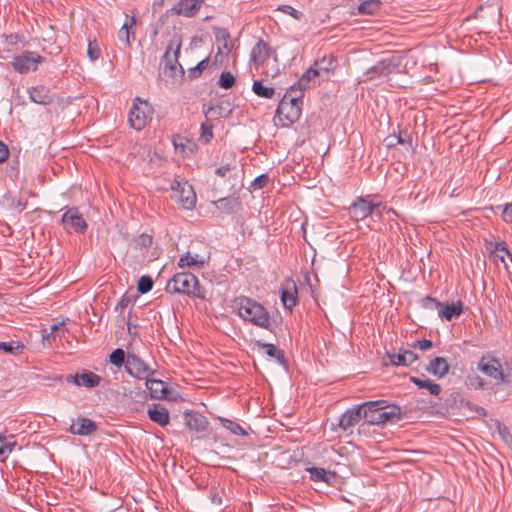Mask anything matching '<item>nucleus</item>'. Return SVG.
Here are the masks:
<instances>
[{
  "mask_svg": "<svg viewBox=\"0 0 512 512\" xmlns=\"http://www.w3.org/2000/svg\"><path fill=\"white\" fill-rule=\"evenodd\" d=\"M295 92L296 86H291L280 101L274 117L276 125L286 127L299 119L301 115L299 102L302 96Z\"/></svg>",
  "mask_w": 512,
  "mask_h": 512,
  "instance_id": "obj_1",
  "label": "nucleus"
},
{
  "mask_svg": "<svg viewBox=\"0 0 512 512\" xmlns=\"http://www.w3.org/2000/svg\"><path fill=\"white\" fill-rule=\"evenodd\" d=\"M234 308L238 315L259 327L267 328L269 315L266 309L259 303L247 297H239L234 301Z\"/></svg>",
  "mask_w": 512,
  "mask_h": 512,
  "instance_id": "obj_2",
  "label": "nucleus"
},
{
  "mask_svg": "<svg viewBox=\"0 0 512 512\" xmlns=\"http://www.w3.org/2000/svg\"><path fill=\"white\" fill-rule=\"evenodd\" d=\"M401 408L386 400L368 401L347 409L341 416H401Z\"/></svg>",
  "mask_w": 512,
  "mask_h": 512,
  "instance_id": "obj_3",
  "label": "nucleus"
},
{
  "mask_svg": "<svg viewBox=\"0 0 512 512\" xmlns=\"http://www.w3.org/2000/svg\"><path fill=\"white\" fill-rule=\"evenodd\" d=\"M384 209L385 206H383L381 202L375 201L370 196H367L359 197L354 203H352L349 207V212L354 220L359 221L365 219L369 215L381 218V210Z\"/></svg>",
  "mask_w": 512,
  "mask_h": 512,
  "instance_id": "obj_4",
  "label": "nucleus"
},
{
  "mask_svg": "<svg viewBox=\"0 0 512 512\" xmlns=\"http://www.w3.org/2000/svg\"><path fill=\"white\" fill-rule=\"evenodd\" d=\"M153 110L147 101L135 98L129 111L128 121L135 130H142L152 117Z\"/></svg>",
  "mask_w": 512,
  "mask_h": 512,
  "instance_id": "obj_5",
  "label": "nucleus"
},
{
  "mask_svg": "<svg viewBox=\"0 0 512 512\" xmlns=\"http://www.w3.org/2000/svg\"><path fill=\"white\" fill-rule=\"evenodd\" d=\"M168 288L173 292L200 296L198 280L188 272L177 273L168 283Z\"/></svg>",
  "mask_w": 512,
  "mask_h": 512,
  "instance_id": "obj_6",
  "label": "nucleus"
},
{
  "mask_svg": "<svg viewBox=\"0 0 512 512\" xmlns=\"http://www.w3.org/2000/svg\"><path fill=\"white\" fill-rule=\"evenodd\" d=\"M171 189L175 200L185 209H192L196 204V194L193 187L187 182L175 180Z\"/></svg>",
  "mask_w": 512,
  "mask_h": 512,
  "instance_id": "obj_7",
  "label": "nucleus"
},
{
  "mask_svg": "<svg viewBox=\"0 0 512 512\" xmlns=\"http://www.w3.org/2000/svg\"><path fill=\"white\" fill-rule=\"evenodd\" d=\"M276 53L263 40H259L251 50L250 62L256 71H260L261 67L269 63Z\"/></svg>",
  "mask_w": 512,
  "mask_h": 512,
  "instance_id": "obj_8",
  "label": "nucleus"
},
{
  "mask_svg": "<svg viewBox=\"0 0 512 512\" xmlns=\"http://www.w3.org/2000/svg\"><path fill=\"white\" fill-rule=\"evenodd\" d=\"M125 368L130 375L139 379H146L153 373L150 367L132 351L127 353Z\"/></svg>",
  "mask_w": 512,
  "mask_h": 512,
  "instance_id": "obj_9",
  "label": "nucleus"
},
{
  "mask_svg": "<svg viewBox=\"0 0 512 512\" xmlns=\"http://www.w3.org/2000/svg\"><path fill=\"white\" fill-rule=\"evenodd\" d=\"M478 369L485 375L497 381L502 383L508 382L507 377L504 375L500 361L495 358L482 357L478 363Z\"/></svg>",
  "mask_w": 512,
  "mask_h": 512,
  "instance_id": "obj_10",
  "label": "nucleus"
},
{
  "mask_svg": "<svg viewBox=\"0 0 512 512\" xmlns=\"http://www.w3.org/2000/svg\"><path fill=\"white\" fill-rule=\"evenodd\" d=\"M62 223L66 230L74 232H84L87 227L86 221L76 208H70L62 215Z\"/></svg>",
  "mask_w": 512,
  "mask_h": 512,
  "instance_id": "obj_11",
  "label": "nucleus"
},
{
  "mask_svg": "<svg viewBox=\"0 0 512 512\" xmlns=\"http://www.w3.org/2000/svg\"><path fill=\"white\" fill-rule=\"evenodd\" d=\"M204 0H180L171 8V13L184 17H194L202 7Z\"/></svg>",
  "mask_w": 512,
  "mask_h": 512,
  "instance_id": "obj_12",
  "label": "nucleus"
},
{
  "mask_svg": "<svg viewBox=\"0 0 512 512\" xmlns=\"http://www.w3.org/2000/svg\"><path fill=\"white\" fill-rule=\"evenodd\" d=\"M180 49L181 40L178 37H174L169 43L163 56V62L166 69L175 71L178 66L181 67L178 62V55L180 53Z\"/></svg>",
  "mask_w": 512,
  "mask_h": 512,
  "instance_id": "obj_13",
  "label": "nucleus"
},
{
  "mask_svg": "<svg viewBox=\"0 0 512 512\" xmlns=\"http://www.w3.org/2000/svg\"><path fill=\"white\" fill-rule=\"evenodd\" d=\"M336 67L337 60L332 55L324 56L321 59L316 60L313 64V68L322 82L330 78Z\"/></svg>",
  "mask_w": 512,
  "mask_h": 512,
  "instance_id": "obj_14",
  "label": "nucleus"
},
{
  "mask_svg": "<svg viewBox=\"0 0 512 512\" xmlns=\"http://www.w3.org/2000/svg\"><path fill=\"white\" fill-rule=\"evenodd\" d=\"M218 52L215 55V62L222 64L232 49L230 36L225 30H219L216 34Z\"/></svg>",
  "mask_w": 512,
  "mask_h": 512,
  "instance_id": "obj_15",
  "label": "nucleus"
},
{
  "mask_svg": "<svg viewBox=\"0 0 512 512\" xmlns=\"http://www.w3.org/2000/svg\"><path fill=\"white\" fill-rule=\"evenodd\" d=\"M321 82L322 80H320V77L317 76L315 69L313 68V66H311L302 74L298 83L294 84L293 86H296L295 93L302 96V93L305 89L314 87L320 84Z\"/></svg>",
  "mask_w": 512,
  "mask_h": 512,
  "instance_id": "obj_16",
  "label": "nucleus"
},
{
  "mask_svg": "<svg viewBox=\"0 0 512 512\" xmlns=\"http://www.w3.org/2000/svg\"><path fill=\"white\" fill-rule=\"evenodd\" d=\"M64 333V322L54 323L48 329L42 330L41 342L38 344L42 349L48 348L51 344L56 340L57 337H60Z\"/></svg>",
  "mask_w": 512,
  "mask_h": 512,
  "instance_id": "obj_17",
  "label": "nucleus"
},
{
  "mask_svg": "<svg viewBox=\"0 0 512 512\" xmlns=\"http://www.w3.org/2000/svg\"><path fill=\"white\" fill-rule=\"evenodd\" d=\"M96 424L90 418H72L69 430L77 435H90L96 430Z\"/></svg>",
  "mask_w": 512,
  "mask_h": 512,
  "instance_id": "obj_18",
  "label": "nucleus"
},
{
  "mask_svg": "<svg viewBox=\"0 0 512 512\" xmlns=\"http://www.w3.org/2000/svg\"><path fill=\"white\" fill-rule=\"evenodd\" d=\"M68 382H72L76 386H84L86 388L96 387L100 382V377L93 372L86 371L82 374L69 375Z\"/></svg>",
  "mask_w": 512,
  "mask_h": 512,
  "instance_id": "obj_19",
  "label": "nucleus"
},
{
  "mask_svg": "<svg viewBox=\"0 0 512 512\" xmlns=\"http://www.w3.org/2000/svg\"><path fill=\"white\" fill-rule=\"evenodd\" d=\"M396 68V64L393 59H383L379 61L375 66L371 67L367 71V75L369 79H372L375 75L378 76H387Z\"/></svg>",
  "mask_w": 512,
  "mask_h": 512,
  "instance_id": "obj_20",
  "label": "nucleus"
},
{
  "mask_svg": "<svg viewBox=\"0 0 512 512\" xmlns=\"http://www.w3.org/2000/svg\"><path fill=\"white\" fill-rule=\"evenodd\" d=\"M296 300H297L296 285L294 282L289 281L286 283V285L282 289L281 302L286 309L291 310L295 306Z\"/></svg>",
  "mask_w": 512,
  "mask_h": 512,
  "instance_id": "obj_21",
  "label": "nucleus"
},
{
  "mask_svg": "<svg viewBox=\"0 0 512 512\" xmlns=\"http://www.w3.org/2000/svg\"><path fill=\"white\" fill-rule=\"evenodd\" d=\"M390 363L396 366H409L417 360V355L410 350H400L389 354Z\"/></svg>",
  "mask_w": 512,
  "mask_h": 512,
  "instance_id": "obj_22",
  "label": "nucleus"
},
{
  "mask_svg": "<svg viewBox=\"0 0 512 512\" xmlns=\"http://www.w3.org/2000/svg\"><path fill=\"white\" fill-rule=\"evenodd\" d=\"M463 311V304L460 301L443 305L440 303L438 308V315L447 321L452 320L454 317L460 316Z\"/></svg>",
  "mask_w": 512,
  "mask_h": 512,
  "instance_id": "obj_23",
  "label": "nucleus"
},
{
  "mask_svg": "<svg viewBox=\"0 0 512 512\" xmlns=\"http://www.w3.org/2000/svg\"><path fill=\"white\" fill-rule=\"evenodd\" d=\"M11 65L13 69L18 73H28L30 67L32 66V57L29 51H24L23 53L16 55Z\"/></svg>",
  "mask_w": 512,
  "mask_h": 512,
  "instance_id": "obj_24",
  "label": "nucleus"
},
{
  "mask_svg": "<svg viewBox=\"0 0 512 512\" xmlns=\"http://www.w3.org/2000/svg\"><path fill=\"white\" fill-rule=\"evenodd\" d=\"M135 25L134 16H126V21L118 31V38L124 44L125 47L130 46L132 40H134V32H131V28Z\"/></svg>",
  "mask_w": 512,
  "mask_h": 512,
  "instance_id": "obj_25",
  "label": "nucleus"
},
{
  "mask_svg": "<svg viewBox=\"0 0 512 512\" xmlns=\"http://www.w3.org/2000/svg\"><path fill=\"white\" fill-rule=\"evenodd\" d=\"M146 387L149 389L152 397L165 398L168 394V388L165 382L156 379L146 378Z\"/></svg>",
  "mask_w": 512,
  "mask_h": 512,
  "instance_id": "obj_26",
  "label": "nucleus"
},
{
  "mask_svg": "<svg viewBox=\"0 0 512 512\" xmlns=\"http://www.w3.org/2000/svg\"><path fill=\"white\" fill-rule=\"evenodd\" d=\"M449 370V365L447 360L443 357H436L431 360L429 366L427 367V371L434 376L441 378L447 374Z\"/></svg>",
  "mask_w": 512,
  "mask_h": 512,
  "instance_id": "obj_27",
  "label": "nucleus"
},
{
  "mask_svg": "<svg viewBox=\"0 0 512 512\" xmlns=\"http://www.w3.org/2000/svg\"><path fill=\"white\" fill-rule=\"evenodd\" d=\"M206 262L205 257L200 256L198 254H192L187 252L184 256L179 259L178 265L181 268L191 267V266H202Z\"/></svg>",
  "mask_w": 512,
  "mask_h": 512,
  "instance_id": "obj_28",
  "label": "nucleus"
},
{
  "mask_svg": "<svg viewBox=\"0 0 512 512\" xmlns=\"http://www.w3.org/2000/svg\"><path fill=\"white\" fill-rule=\"evenodd\" d=\"M308 471L310 473V478L313 481H323L326 483H330L331 479L334 478L335 476V474L318 467L308 468Z\"/></svg>",
  "mask_w": 512,
  "mask_h": 512,
  "instance_id": "obj_29",
  "label": "nucleus"
},
{
  "mask_svg": "<svg viewBox=\"0 0 512 512\" xmlns=\"http://www.w3.org/2000/svg\"><path fill=\"white\" fill-rule=\"evenodd\" d=\"M259 72L267 78H275L280 73L277 55L273 59H270L269 63L263 65Z\"/></svg>",
  "mask_w": 512,
  "mask_h": 512,
  "instance_id": "obj_30",
  "label": "nucleus"
},
{
  "mask_svg": "<svg viewBox=\"0 0 512 512\" xmlns=\"http://www.w3.org/2000/svg\"><path fill=\"white\" fill-rule=\"evenodd\" d=\"M380 0H365L358 6V13L373 15L380 9Z\"/></svg>",
  "mask_w": 512,
  "mask_h": 512,
  "instance_id": "obj_31",
  "label": "nucleus"
},
{
  "mask_svg": "<svg viewBox=\"0 0 512 512\" xmlns=\"http://www.w3.org/2000/svg\"><path fill=\"white\" fill-rule=\"evenodd\" d=\"M459 413H461V414L477 413L479 415H484V416L486 414L482 407H480L477 404L472 403L468 400H464V399H460Z\"/></svg>",
  "mask_w": 512,
  "mask_h": 512,
  "instance_id": "obj_32",
  "label": "nucleus"
},
{
  "mask_svg": "<svg viewBox=\"0 0 512 512\" xmlns=\"http://www.w3.org/2000/svg\"><path fill=\"white\" fill-rule=\"evenodd\" d=\"M412 381L419 387L427 389L432 395H438L441 391L439 384L432 382L429 379H420L413 377Z\"/></svg>",
  "mask_w": 512,
  "mask_h": 512,
  "instance_id": "obj_33",
  "label": "nucleus"
},
{
  "mask_svg": "<svg viewBox=\"0 0 512 512\" xmlns=\"http://www.w3.org/2000/svg\"><path fill=\"white\" fill-rule=\"evenodd\" d=\"M230 113L229 110L224 108L222 105L210 106L204 110L206 119L214 120L222 117H226Z\"/></svg>",
  "mask_w": 512,
  "mask_h": 512,
  "instance_id": "obj_34",
  "label": "nucleus"
},
{
  "mask_svg": "<svg viewBox=\"0 0 512 512\" xmlns=\"http://www.w3.org/2000/svg\"><path fill=\"white\" fill-rule=\"evenodd\" d=\"M252 90L253 92L259 96V97H263V98H267V99H270L273 97L274 95V88L272 87H266L262 84L261 81H254L253 85H252Z\"/></svg>",
  "mask_w": 512,
  "mask_h": 512,
  "instance_id": "obj_35",
  "label": "nucleus"
},
{
  "mask_svg": "<svg viewBox=\"0 0 512 512\" xmlns=\"http://www.w3.org/2000/svg\"><path fill=\"white\" fill-rule=\"evenodd\" d=\"M14 446V441H12V437H6L0 435V461H4L8 455L11 453Z\"/></svg>",
  "mask_w": 512,
  "mask_h": 512,
  "instance_id": "obj_36",
  "label": "nucleus"
},
{
  "mask_svg": "<svg viewBox=\"0 0 512 512\" xmlns=\"http://www.w3.org/2000/svg\"><path fill=\"white\" fill-rule=\"evenodd\" d=\"M218 420L220 421V423L223 427L230 430L233 434H236V435H246L247 434L246 430L241 425L234 422L230 418H218Z\"/></svg>",
  "mask_w": 512,
  "mask_h": 512,
  "instance_id": "obj_37",
  "label": "nucleus"
},
{
  "mask_svg": "<svg viewBox=\"0 0 512 512\" xmlns=\"http://www.w3.org/2000/svg\"><path fill=\"white\" fill-rule=\"evenodd\" d=\"M186 426L190 430L194 431H204L208 426L207 418H185Z\"/></svg>",
  "mask_w": 512,
  "mask_h": 512,
  "instance_id": "obj_38",
  "label": "nucleus"
},
{
  "mask_svg": "<svg viewBox=\"0 0 512 512\" xmlns=\"http://www.w3.org/2000/svg\"><path fill=\"white\" fill-rule=\"evenodd\" d=\"M212 129H213V125L211 123V120L206 119L204 122H202L200 140L203 143H208L212 139V137H213Z\"/></svg>",
  "mask_w": 512,
  "mask_h": 512,
  "instance_id": "obj_39",
  "label": "nucleus"
},
{
  "mask_svg": "<svg viewBox=\"0 0 512 512\" xmlns=\"http://www.w3.org/2000/svg\"><path fill=\"white\" fill-rule=\"evenodd\" d=\"M361 418H334L337 421V427L341 432L348 431L355 426Z\"/></svg>",
  "mask_w": 512,
  "mask_h": 512,
  "instance_id": "obj_40",
  "label": "nucleus"
},
{
  "mask_svg": "<svg viewBox=\"0 0 512 512\" xmlns=\"http://www.w3.org/2000/svg\"><path fill=\"white\" fill-rule=\"evenodd\" d=\"M126 356H125V352L123 349H115L111 355H110V362L117 366V367H120L122 366L125 362H126Z\"/></svg>",
  "mask_w": 512,
  "mask_h": 512,
  "instance_id": "obj_41",
  "label": "nucleus"
},
{
  "mask_svg": "<svg viewBox=\"0 0 512 512\" xmlns=\"http://www.w3.org/2000/svg\"><path fill=\"white\" fill-rule=\"evenodd\" d=\"M218 83L220 87L230 89L235 84V77L230 72H222Z\"/></svg>",
  "mask_w": 512,
  "mask_h": 512,
  "instance_id": "obj_42",
  "label": "nucleus"
},
{
  "mask_svg": "<svg viewBox=\"0 0 512 512\" xmlns=\"http://www.w3.org/2000/svg\"><path fill=\"white\" fill-rule=\"evenodd\" d=\"M153 287V282L150 277L142 276L138 281V291L142 294L149 292Z\"/></svg>",
  "mask_w": 512,
  "mask_h": 512,
  "instance_id": "obj_43",
  "label": "nucleus"
},
{
  "mask_svg": "<svg viewBox=\"0 0 512 512\" xmlns=\"http://www.w3.org/2000/svg\"><path fill=\"white\" fill-rule=\"evenodd\" d=\"M278 11L283 12L284 14L290 15L295 19H300L302 16V13L296 9H294L290 5H281L277 9Z\"/></svg>",
  "mask_w": 512,
  "mask_h": 512,
  "instance_id": "obj_44",
  "label": "nucleus"
},
{
  "mask_svg": "<svg viewBox=\"0 0 512 512\" xmlns=\"http://www.w3.org/2000/svg\"><path fill=\"white\" fill-rule=\"evenodd\" d=\"M497 430L503 441L507 444L512 443V435L510 434L507 427L501 425L499 422H497Z\"/></svg>",
  "mask_w": 512,
  "mask_h": 512,
  "instance_id": "obj_45",
  "label": "nucleus"
},
{
  "mask_svg": "<svg viewBox=\"0 0 512 512\" xmlns=\"http://www.w3.org/2000/svg\"><path fill=\"white\" fill-rule=\"evenodd\" d=\"M209 65V59L208 58H205L203 60H201L196 67H194L193 69H191V74L194 76V77H197L199 76L202 71H204Z\"/></svg>",
  "mask_w": 512,
  "mask_h": 512,
  "instance_id": "obj_46",
  "label": "nucleus"
},
{
  "mask_svg": "<svg viewBox=\"0 0 512 512\" xmlns=\"http://www.w3.org/2000/svg\"><path fill=\"white\" fill-rule=\"evenodd\" d=\"M268 181H269L268 175L262 174L254 179V181L252 183V187L255 190L261 189L268 183Z\"/></svg>",
  "mask_w": 512,
  "mask_h": 512,
  "instance_id": "obj_47",
  "label": "nucleus"
},
{
  "mask_svg": "<svg viewBox=\"0 0 512 512\" xmlns=\"http://www.w3.org/2000/svg\"><path fill=\"white\" fill-rule=\"evenodd\" d=\"M264 348L266 350V353L270 356V357H275L277 359H281L282 357V352L280 349H278L276 346H274L273 344H265L264 345Z\"/></svg>",
  "mask_w": 512,
  "mask_h": 512,
  "instance_id": "obj_48",
  "label": "nucleus"
},
{
  "mask_svg": "<svg viewBox=\"0 0 512 512\" xmlns=\"http://www.w3.org/2000/svg\"><path fill=\"white\" fill-rule=\"evenodd\" d=\"M502 219L506 223H512V203L502 207Z\"/></svg>",
  "mask_w": 512,
  "mask_h": 512,
  "instance_id": "obj_49",
  "label": "nucleus"
},
{
  "mask_svg": "<svg viewBox=\"0 0 512 512\" xmlns=\"http://www.w3.org/2000/svg\"><path fill=\"white\" fill-rule=\"evenodd\" d=\"M393 419L394 418H388V417H385V418H372V420L366 421L362 425L367 424V425H377V426H382L383 427L387 423L392 422Z\"/></svg>",
  "mask_w": 512,
  "mask_h": 512,
  "instance_id": "obj_50",
  "label": "nucleus"
},
{
  "mask_svg": "<svg viewBox=\"0 0 512 512\" xmlns=\"http://www.w3.org/2000/svg\"><path fill=\"white\" fill-rule=\"evenodd\" d=\"M35 92L36 91L34 90V103L48 104L50 102L51 97L49 96L48 91H46L44 95H36Z\"/></svg>",
  "mask_w": 512,
  "mask_h": 512,
  "instance_id": "obj_51",
  "label": "nucleus"
},
{
  "mask_svg": "<svg viewBox=\"0 0 512 512\" xmlns=\"http://www.w3.org/2000/svg\"><path fill=\"white\" fill-rule=\"evenodd\" d=\"M413 347H417L420 350L425 351L432 347V342L427 339L418 340L415 342Z\"/></svg>",
  "mask_w": 512,
  "mask_h": 512,
  "instance_id": "obj_52",
  "label": "nucleus"
},
{
  "mask_svg": "<svg viewBox=\"0 0 512 512\" xmlns=\"http://www.w3.org/2000/svg\"><path fill=\"white\" fill-rule=\"evenodd\" d=\"M148 416L150 417H153V416H168V411L163 408V407H160V409H149L148 410Z\"/></svg>",
  "mask_w": 512,
  "mask_h": 512,
  "instance_id": "obj_53",
  "label": "nucleus"
},
{
  "mask_svg": "<svg viewBox=\"0 0 512 512\" xmlns=\"http://www.w3.org/2000/svg\"><path fill=\"white\" fill-rule=\"evenodd\" d=\"M9 156V150L8 147L0 141V163H3L7 160Z\"/></svg>",
  "mask_w": 512,
  "mask_h": 512,
  "instance_id": "obj_54",
  "label": "nucleus"
},
{
  "mask_svg": "<svg viewBox=\"0 0 512 512\" xmlns=\"http://www.w3.org/2000/svg\"><path fill=\"white\" fill-rule=\"evenodd\" d=\"M424 306L426 308H436L438 309L439 306H440V302H437L435 299L431 298V297H427L424 299Z\"/></svg>",
  "mask_w": 512,
  "mask_h": 512,
  "instance_id": "obj_55",
  "label": "nucleus"
},
{
  "mask_svg": "<svg viewBox=\"0 0 512 512\" xmlns=\"http://www.w3.org/2000/svg\"><path fill=\"white\" fill-rule=\"evenodd\" d=\"M87 53H88L89 58L92 61L98 59V57H99V50L96 47H93L91 43L88 46Z\"/></svg>",
  "mask_w": 512,
  "mask_h": 512,
  "instance_id": "obj_56",
  "label": "nucleus"
},
{
  "mask_svg": "<svg viewBox=\"0 0 512 512\" xmlns=\"http://www.w3.org/2000/svg\"><path fill=\"white\" fill-rule=\"evenodd\" d=\"M325 429L329 427L331 430L339 432V428L337 427V421L332 418L331 420L328 419L326 423L324 424Z\"/></svg>",
  "mask_w": 512,
  "mask_h": 512,
  "instance_id": "obj_57",
  "label": "nucleus"
},
{
  "mask_svg": "<svg viewBox=\"0 0 512 512\" xmlns=\"http://www.w3.org/2000/svg\"><path fill=\"white\" fill-rule=\"evenodd\" d=\"M230 169V165L221 166L216 170V174H218L221 177H225L227 173L230 171Z\"/></svg>",
  "mask_w": 512,
  "mask_h": 512,
  "instance_id": "obj_58",
  "label": "nucleus"
},
{
  "mask_svg": "<svg viewBox=\"0 0 512 512\" xmlns=\"http://www.w3.org/2000/svg\"><path fill=\"white\" fill-rule=\"evenodd\" d=\"M153 421L157 422L160 426L166 427L170 423V418H151Z\"/></svg>",
  "mask_w": 512,
  "mask_h": 512,
  "instance_id": "obj_59",
  "label": "nucleus"
},
{
  "mask_svg": "<svg viewBox=\"0 0 512 512\" xmlns=\"http://www.w3.org/2000/svg\"><path fill=\"white\" fill-rule=\"evenodd\" d=\"M470 381H471V385H474L477 387H482V385H483L482 380L478 376L471 378Z\"/></svg>",
  "mask_w": 512,
  "mask_h": 512,
  "instance_id": "obj_60",
  "label": "nucleus"
},
{
  "mask_svg": "<svg viewBox=\"0 0 512 512\" xmlns=\"http://www.w3.org/2000/svg\"><path fill=\"white\" fill-rule=\"evenodd\" d=\"M12 346L8 343H5V342H0V350H3L5 352H11L12 351Z\"/></svg>",
  "mask_w": 512,
  "mask_h": 512,
  "instance_id": "obj_61",
  "label": "nucleus"
},
{
  "mask_svg": "<svg viewBox=\"0 0 512 512\" xmlns=\"http://www.w3.org/2000/svg\"><path fill=\"white\" fill-rule=\"evenodd\" d=\"M17 40H18V36L17 35H10L8 37L9 43H16Z\"/></svg>",
  "mask_w": 512,
  "mask_h": 512,
  "instance_id": "obj_62",
  "label": "nucleus"
},
{
  "mask_svg": "<svg viewBox=\"0 0 512 512\" xmlns=\"http://www.w3.org/2000/svg\"><path fill=\"white\" fill-rule=\"evenodd\" d=\"M212 501L217 504H221V498L219 496H213Z\"/></svg>",
  "mask_w": 512,
  "mask_h": 512,
  "instance_id": "obj_63",
  "label": "nucleus"
},
{
  "mask_svg": "<svg viewBox=\"0 0 512 512\" xmlns=\"http://www.w3.org/2000/svg\"><path fill=\"white\" fill-rule=\"evenodd\" d=\"M42 61H43V59L41 58V56H37V57L34 56V59H33L34 65L39 62H42Z\"/></svg>",
  "mask_w": 512,
  "mask_h": 512,
  "instance_id": "obj_64",
  "label": "nucleus"
}]
</instances>
